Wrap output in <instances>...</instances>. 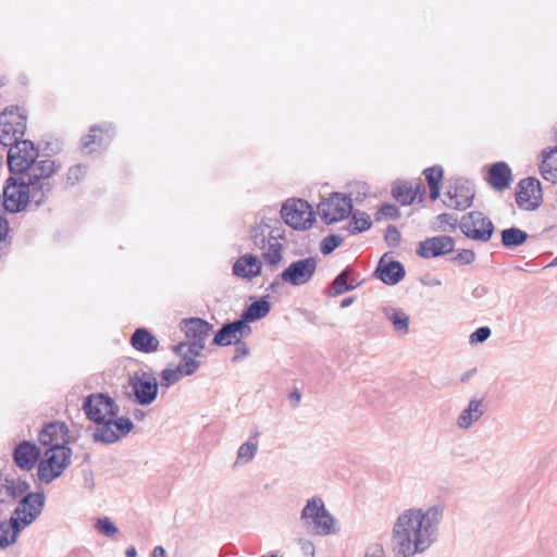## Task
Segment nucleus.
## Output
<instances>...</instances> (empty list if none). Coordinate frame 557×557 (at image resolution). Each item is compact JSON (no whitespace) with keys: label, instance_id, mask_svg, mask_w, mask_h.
Masks as SVG:
<instances>
[{"label":"nucleus","instance_id":"nucleus-55","mask_svg":"<svg viewBox=\"0 0 557 557\" xmlns=\"http://www.w3.org/2000/svg\"><path fill=\"white\" fill-rule=\"evenodd\" d=\"M151 557H166L163 546H156L152 550Z\"/></svg>","mask_w":557,"mask_h":557},{"label":"nucleus","instance_id":"nucleus-4","mask_svg":"<svg viewBox=\"0 0 557 557\" xmlns=\"http://www.w3.org/2000/svg\"><path fill=\"white\" fill-rule=\"evenodd\" d=\"M249 237L255 248L262 251L265 263L277 265L282 261L285 235L277 218H261L250 227Z\"/></svg>","mask_w":557,"mask_h":557},{"label":"nucleus","instance_id":"nucleus-17","mask_svg":"<svg viewBox=\"0 0 557 557\" xmlns=\"http://www.w3.org/2000/svg\"><path fill=\"white\" fill-rule=\"evenodd\" d=\"M445 205L456 210H466L472 205L474 190L468 181L458 180L446 193Z\"/></svg>","mask_w":557,"mask_h":557},{"label":"nucleus","instance_id":"nucleus-45","mask_svg":"<svg viewBox=\"0 0 557 557\" xmlns=\"http://www.w3.org/2000/svg\"><path fill=\"white\" fill-rule=\"evenodd\" d=\"M400 239H401V236H400L399 231L395 226L389 225L386 228V233H385V240H386L387 245L391 247H397L400 244Z\"/></svg>","mask_w":557,"mask_h":557},{"label":"nucleus","instance_id":"nucleus-56","mask_svg":"<svg viewBox=\"0 0 557 557\" xmlns=\"http://www.w3.org/2000/svg\"><path fill=\"white\" fill-rule=\"evenodd\" d=\"M486 294V287L484 286H478L475 287L473 290H472V295L475 297V298H480L482 296H484Z\"/></svg>","mask_w":557,"mask_h":557},{"label":"nucleus","instance_id":"nucleus-57","mask_svg":"<svg viewBox=\"0 0 557 557\" xmlns=\"http://www.w3.org/2000/svg\"><path fill=\"white\" fill-rule=\"evenodd\" d=\"M125 556L126 557H137V550L134 546H129L126 548L125 550Z\"/></svg>","mask_w":557,"mask_h":557},{"label":"nucleus","instance_id":"nucleus-11","mask_svg":"<svg viewBox=\"0 0 557 557\" xmlns=\"http://www.w3.org/2000/svg\"><path fill=\"white\" fill-rule=\"evenodd\" d=\"M352 201L350 197L335 193L318 205V214L326 223L342 221L351 213Z\"/></svg>","mask_w":557,"mask_h":557},{"label":"nucleus","instance_id":"nucleus-51","mask_svg":"<svg viewBox=\"0 0 557 557\" xmlns=\"http://www.w3.org/2000/svg\"><path fill=\"white\" fill-rule=\"evenodd\" d=\"M83 173L82 166L76 165L74 168H71L67 173V180L71 181L72 184L75 182H78L79 175Z\"/></svg>","mask_w":557,"mask_h":557},{"label":"nucleus","instance_id":"nucleus-9","mask_svg":"<svg viewBox=\"0 0 557 557\" xmlns=\"http://www.w3.org/2000/svg\"><path fill=\"white\" fill-rule=\"evenodd\" d=\"M264 315H240V319L224 323L214 334L213 344L224 347L242 341L251 334L250 323Z\"/></svg>","mask_w":557,"mask_h":557},{"label":"nucleus","instance_id":"nucleus-20","mask_svg":"<svg viewBox=\"0 0 557 557\" xmlns=\"http://www.w3.org/2000/svg\"><path fill=\"white\" fill-rule=\"evenodd\" d=\"M487 404L484 397H473L468 406L459 413L456 424L461 430H469L486 412Z\"/></svg>","mask_w":557,"mask_h":557},{"label":"nucleus","instance_id":"nucleus-31","mask_svg":"<svg viewBox=\"0 0 557 557\" xmlns=\"http://www.w3.org/2000/svg\"><path fill=\"white\" fill-rule=\"evenodd\" d=\"M312 523L314 524L315 533L319 535L335 533V519L325 508L320 509L319 517Z\"/></svg>","mask_w":557,"mask_h":557},{"label":"nucleus","instance_id":"nucleus-50","mask_svg":"<svg viewBox=\"0 0 557 557\" xmlns=\"http://www.w3.org/2000/svg\"><path fill=\"white\" fill-rule=\"evenodd\" d=\"M437 220L441 225H455L457 222V218L449 213H442L437 216Z\"/></svg>","mask_w":557,"mask_h":557},{"label":"nucleus","instance_id":"nucleus-3","mask_svg":"<svg viewBox=\"0 0 557 557\" xmlns=\"http://www.w3.org/2000/svg\"><path fill=\"white\" fill-rule=\"evenodd\" d=\"M51 189L50 182L33 181L24 174L18 178L10 176L3 187V206L12 213L24 210L29 203L38 207L46 200Z\"/></svg>","mask_w":557,"mask_h":557},{"label":"nucleus","instance_id":"nucleus-46","mask_svg":"<svg viewBox=\"0 0 557 557\" xmlns=\"http://www.w3.org/2000/svg\"><path fill=\"white\" fill-rule=\"evenodd\" d=\"M235 345V354L232 358L233 362H238L249 355V348L243 341L237 342Z\"/></svg>","mask_w":557,"mask_h":557},{"label":"nucleus","instance_id":"nucleus-44","mask_svg":"<svg viewBox=\"0 0 557 557\" xmlns=\"http://www.w3.org/2000/svg\"><path fill=\"white\" fill-rule=\"evenodd\" d=\"M491 333L492 332L488 326H480L473 333H471V335L469 337V343L471 345L482 344L488 339V337L491 336Z\"/></svg>","mask_w":557,"mask_h":557},{"label":"nucleus","instance_id":"nucleus-36","mask_svg":"<svg viewBox=\"0 0 557 557\" xmlns=\"http://www.w3.org/2000/svg\"><path fill=\"white\" fill-rule=\"evenodd\" d=\"M349 270H344L341 274L336 276L330 287L331 296H338L354 288L352 283H348Z\"/></svg>","mask_w":557,"mask_h":557},{"label":"nucleus","instance_id":"nucleus-40","mask_svg":"<svg viewBox=\"0 0 557 557\" xmlns=\"http://www.w3.org/2000/svg\"><path fill=\"white\" fill-rule=\"evenodd\" d=\"M343 243V237L336 234H331L324 237L320 244V251L323 255H329L334 251Z\"/></svg>","mask_w":557,"mask_h":557},{"label":"nucleus","instance_id":"nucleus-27","mask_svg":"<svg viewBox=\"0 0 557 557\" xmlns=\"http://www.w3.org/2000/svg\"><path fill=\"white\" fill-rule=\"evenodd\" d=\"M542 176L552 183H557V148L543 151V160L540 165Z\"/></svg>","mask_w":557,"mask_h":557},{"label":"nucleus","instance_id":"nucleus-18","mask_svg":"<svg viewBox=\"0 0 557 557\" xmlns=\"http://www.w3.org/2000/svg\"><path fill=\"white\" fill-rule=\"evenodd\" d=\"M454 247L455 242L450 236L440 235L421 242L417 253L424 259L436 258L451 252Z\"/></svg>","mask_w":557,"mask_h":557},{"label":"nucleus","instance_id":"nucleus-13","mask_svg":"<svg viewBox=\"0 0 557 557\" xmlns=\"http://www.w3.org/2000/svg\"><path fill=\"white\" fill-rule=\"evenodd\" d=\"M460 228L469 238L487 242L494 232V224L482 212L473 211L462 218Z\"/></svg>","mask_w":557,"mask_h":557},{"label":"nucleus","instance_id":"nucleus-8","mask_svg":"<svg viewBox=\"0 0 557 557\" xmlns=\"http://www.w3.org/2000/svg\"><path fill=\"white\" fill-rule=\"evenodd\" d=\"M45 500L44 492L27 493L20 499L12 513L17 531H23L41 515Z\"/></svg>","mask_w":557,"mask_h":557},{"label":"nucleus","instance_id":"nucleus-5","mask_svg":"<svg viewBox=\"0 0 557 557\" xmlns=\"http://www.w3.org/2000/svg\"><path fill=\"white\" fill-rule=\"evenodd\" d=\"M186 341L173 347V352L181 359L198 357L205 349V339L212 330V324L198 318L190 317L183 320Z\"/></svg>","mask_w":557,"mask_h":557},{"label":"nucleus","instance_id":"nucleus-53","mask_svg":"<svg viewBox=\"0 0 557 557\" xmlns=\"http://www.w3.org/2000/svg\"><path fill=\"white\" fill-rule=\"evenodd\" d=\"M9 232V225L8 222L0 218V243L5 239Z\"/></svg>","mask_w":557,"mask_h":557},{"label":"nucleus","instance_id":"nucleus-24","mask_svg":"<svg viewBox=\"0 0 557 557\" xmlns=\"http://www.w3.org/2000/svg\"><path fill=\"white\" fill-rule=\"evenodd\" d=\"M131 345L137 351L151 354L158 350V338L146 327H138L131 336Z\"/></svg>","mask_w":557,"mask_h":557},{"label":"nucleus","instance_id":"nucleus-23","mask_svg":"<svg viewBox=\"0 0 557 557\" xmlns=\"http://www.w3.org/2000/svg\"><path fill=\"white\" fill-rule=\"evenodd\" d=\"M377 277L387 285L400 282L405 276V269L399 261H386L383 257L375 271Z\"/></svg>","mask_w":557,"mask_h":557},{"label":"nucleus","instance_id":"nucleus-28","mask_svg":"<svg viewBox=\"0 0 557 557\" xmlns=\"http://www.w3.org/2000/svg\"><path fill=\"white\" fill-rule=\"evenodd\" d=\"M55 172L54 161L50 159H45L39 161L38 163H34L29 171L24 175L28 178L32 177L33 181H45L49 182V177Z\"/></svg>","mask_w":557,"mask_h":557},{"label":"nucleus","instance_id":"nucleus-63","mask_svg":"<svg viewBox=\"0 0 557 557\" xmlns=\"http://www.w3.org/2000/svg\"><path fill=\"white\" fill-rule=\"evenodd\" d=\"M261 557H277L275 554L263 555Z\"/></svg>","mask_w":557,"mask_h":557},{"label":"nucleus","instance_id":"nucleus-29","mask_svg":"<svg viewBox=\"0 0 557 557\" xmlns=\"http://www.w3.org/2000/svg\"><path fill=\"white\" fill-rule=\"evenodd\" d=\"M420 188H423L421 184L417 185V189L413 190L412 186L407 183H400L393 187V196L394 198L400 202L401 205H410L417 197V194L420 191Z\"/></svg>","mask_w":557,"mask_h":557},{"label":"nucleus","instance_id":"nucleus-30","mask_svg":"<svg viewBox=\"0 0 557 557\" xmlns=\"http://www.w3.org/2000/svg\"><path fill=\"white\" fill-rule=\"evenodd\" d=\"M22 531H17L13 522V517L8 521L0 522V547L7 548L17 541V536Z\"/></svg>","mask_w":557,"mask_h":557},{"label":"nucleus","instance_id":"nucleus-59","mask_svg":"<svg viewBox=\"0 0 557 557\" xmlns=\"http://www.w3.org/2000/svg\"><path fill=\"white\" fill-rule=\"evenodd\" d=\"M9 499L4 494V484L0 485V503H5Z\"/></svg>","mask_w":557,"mask_h":557},{"label":"nucleus","instance_id":"nucleus-25","mask_svg":"<svg viewBox=\"0 0 557 557\" xmlns=\"http://www.w3.org/2000/svg\"><path fill=\"white\" fill-rule=\"evenodd\" d=\"M261 271L260 259L251 253H247L237 259L233 265V273L236 276L251 278L259 275Z\"/></svg>","mask_w":557,"mask_h":557},{"label":"nucleus","instance_id":"nucleus-19","mask_svg":"<svg viewBox=\"0 0 557 557\" xmlns=\"http://www.w3.org/2000/svg\"><path fill=\"white\" fill-rule=\"evenodd\" d=\"M40 456L39 447L30 441H22L13 451L15 465L25 471L32 470L37 462L39 463Z\"/></svg>","mask_w":557,"mask_h":557},{"label":"nucleus","instance_id":"nucleus-42","mask_svg":"<svg viewBox=\"0 0 557 557\" xmlns=\"http://www.w3.org/2000/svg\"><path fill=\"white\" fill-rule=\"evenodd\" d=\"M96 529L106 536H113L117 533V528L109 518L98 519Z\"/></svg>","mask_w":557,"mask_h":557},{"label":"nucleus","instance_id":"nucleus-35","mask_svg":"<svg viewBox=\"0 0 557 557\" xmlns=\"http://www.w3.org/2000/svg\"><path fill=\"white\" fill-rule=\"evenodd\" d=\"M109 126L106 127V129L102 126H94L90 128V132L88 135H86L82 140V150L85 153L92 152L95 149L91 147L92 145H101L102 144V137L98 136L97 133H108Z\"/></svg>","mask_w":557,"mask_h":557},{"label":"nucleus","instance_id":"nucleus-33","mask_svg":"<svg viewBox=\"0 0 557 557\" xmlns=\"http://www.w3.org/2000/svg\"><path fill=\"white\" fill-rule=\"evenodd\" d=\"M528 238V234L518 228L510 227L502 232V244L507 248H515L522 245Z\"/></svg>","mask_w":557,"mask_h":557},{"label":"nucleus","instance_id":"nucleus-2","mask_svg":"<svg viewBox=\"0 0 557 557\" xmlns=\"http://www.w3.org/2000/svg\"><path fill=\"white\" fill-rule=\"evenodd\" d=\"M82 409L96 424L92 433L95 443L113 444L134 429L129 418L119 417V405L106 393H94L85 397Z\"/></svg>","mask_w":557,"mask_h":557},{"label":"nucleus","instance_id":"nucleus-38","mask_svg":"<svg viewBox=\"0 0 557 557\" xmlns=\"http://www.w3.org/2000/svg\"><path fill=\"white\" fill-rule=\"evenodd\" d=\"M371 225L372 223L369 215L366 213L355 212L349 224V231L352 234H358L369 230Z\"/></svg>","mask_w":557,"mask_h":557},{"label":"nucleus","instance_id":"nucleus-58","mask_svg":"<svg viewBox=\"0 0 557 557\" xmlns=\"http://www.w3.org/2000/svg\"><path fill=\"white\" fill-rule=\"evenodd\" d=\"M133 416H134L135 419L141 420L145 417V412L143 410H140V409H135Z\"/></svg>","mask_w":557,"mask_h":557},{"label":"nucleus","instance_id":"nucleus-52","mask_svg":"<svg viewBox=\"0 0 557 557\" xmlns=\"http://www.w3.org/2000/svg\"><path fill=\"white\" fill-rule=\"evenodd\" d=\"M288 399L292 407L296 408L300 404L301 393L298 389H295L289 394Z\"/></svg>","mask_w":557,"mask_h":557},{"label":"nucleus","instance_id":"nucleus-54","mask_svg":"<svg viewBox=\"0 0 557 557\" xmlns=\"http://www.w3.org/2000/svg\"><path fill=\"white\" fill-rule=\"evenodd\" d=\"M475 373H476V368L470 369L469 371L465 372L460 376V382L461 383H467L470 380V377L473 376Z\"/></svg>","mask_w":557,"mask_h":557},{"label":"nucleus","instance_id":"nucleus-61","mask_svg":"<svg viewBox=\"0 0 557 557\" xmlns=\"http://www.w3.org/2000/svg\"><path fill=\"white\" fill-rule=\"evenodd\" d=\"M548 267H557V256L553 259Z\"/></svg>","mask_w":557,"mask_h":557},{"label":"nucleus","instance_id":"nucleus-49","mask_svg":"<svg viewBox=\"0 0 557 557\" xmlns=\"http://www.w3.org/2000/svg\"><path fill=\"white\" fill-rule=\"evenodd\" d=\"M380 214L388 219H394L398 216L399 212L394 205H383L380 209Z\"/></svg>","mask_w":557,"mask_h":557},{"label":"nucleus","instance_id":"nucleus-34","mask_svg":"<svg viewBox=\"0 0 557 557\" xmlns=\"http://www.w3.org/2000/svg\"><path fill=\"white\" fill-rule=\"evenodd\" d=\"M424 175L430 187V198L436 200L440 197V182L443 177V170L441 166H432L424 170Z\"/></svg>","mask_w":557,"mask_h":557},{"label":"nucleus","instance_id":"nucleus-14","mask_svg":"<svg viewBox=\"0 0 557 557\" xmlns=\"http://www.w3.org/2000/svg\"><path fill=\"white\" fill-rule=\"evenodd\" d=\"M128 382L136 404L147 406L156 400L158 396V382L151 373L136 372L129 376Z\"/></svg>","mask_w":557,"mask_h":557},{"label":"nucleus","instance_id":"nucleus-62","mask_svg":"<svg viewBox=\"0 0 557 557\" xmlns=\"http://www.w3.org/2000/svg\"><path fill=\"white\" fill-rule=\"evenodd\" d=\"M317 318H318V315H311L310 317V322L311 323H317Z\"/></svg>","mask_w":557,"mask_h":557},{"label":"nucleus","instance_id":"nucleus-26","mask_svg":"<svg viewBox=\"0 0 557 557\" xmlns=\"http://www.w3.org/2000/svg\"><path fill=\"white\" fill-rule=\"evenodd\" d=\"M512 181L511 170L505 162H496L490 168L488 183L497 190L509 187Z\"/></svg>","mask_w":557,"mask_h":557},{"label":"nucleus","instance_id":"nucleus-15","mask_svg":"<svg viewBox=\"0 0 557 557\" xmlns=\"http://www.w3.org/2000/svg\"><path fill=\"white\" fill-rule=\"evenodd\" d=\"M317 271V260L313 257L292 262L280 275L283 283L292 286L307 284Z\"/></svg>","mask_w":557,"mask_h":557},{"label":"nucleus","instance_id":"nucleus-37","mask_svg":"<svg viewBox=\"0 0 557 557\" xmlns=\"http://www.w3.org/2000/svg\"><path fill=\"white\" fill-rule=\"evenodd\" d=\"M321 508H325V506L320 497L310 498L301 510V519L305 521H313L319 517Z\"/></svg>","mask_w":557,"mask_h":557},{"label":"nucleus","instance_id":"nucleus-6","mask_svg":"<svg viewBox=\"0 0 557 557\" xmlns=\"http://www.w3.org/2000/svg\"><path fill=\"white\" fill-rule=\"evenodd\" d=\"M72 449L67 446L47 448L38 463L37 476L40 482L49 484L58 479L71 462Z\"/></svg>","mask_w":557,"mask_h":557},{"label":"nucleus","instance_id":"nucleus-39","mask_svg":"<svg viewBox=\"0 0 557 557\" xmlns=\"http://www.w3.org/2000/svg\"><path fill=\"white\" fill-rule=\"evenodd\" d=\"M258 445L257 443L246 442L240 445L237 451L236 465L237 463H247L252 460L257 454Z\"/></svg>","mask_w":557,"mask_h":557},{"label":"nucleus","instance_id":"nucleus-41","mask_svg":"<svg viewBox=\"0 0 557 557\" xmlns=\"http://www.w3.org/2000/svg\"><path fill=\"white\" fill-rule=\"evenodd\" d=\"M387 318L396 332L403 335L408 333L409 315H387Z\"/></svg>","mask_w":557,"mask_h":557},{"label":"nucleus","instance_id":"nucleus-48","mask_svg":"<svg viewBox=\"0 0 557 557\" xmlns=\"http://www.w3.org/2000/svg\"><path fill=\"white\" fill-rule=\"evenodd\" d=\"M364 557H385L383 546L381 544L370 545L364 553Z\"/></svg>","mask_w":557,"mask_h":557},{"label":"nucleus","instance_id":"nucleus-7","mask_svg":"<svg viewBox=\"0 0 557 557\" xmlns=\"http://www.w3.org/2000/svg\"><path fill=\"white\" fill-rule=\"evenodd\" d=\"M25 131L26 117L20 108H7L0 115V144L11 148L23 140Z\"/></svg>","mask_w":557,"mask_h":557},{"label":"nucleus","instance_id":"nucleus-22","mask_svg":"<svg viewBox=\"0 0 557 557\" xmlns=\"http://www.w3.org/2000/svg\"><path fill=\"white\" fill-rule=\"evenodd\" d=\"M200 362L194 358L182 359L175 369H164L161 372V385L170 387L177 383L183 375H193L199 368Z\"/></svg>","mask_w":557,"mask_h":557},{"label":"nucleus","instance_id":"nucleus-21","mask_svg":"<svg viewBox=\"0 0 557 557\" xmlns=\"http://www.w3.org/2000/svg\"><path fill=\"white\" fill-rule=\"evenodd\" d=\"M67 426L63 422L53 421L46 424L38 434V441L41 446L53 448L54 446H64L67 441Z\"/></svg>","mask_w":557,"mask_h":557},{"label":"nucleus","instance_id":"nucleus-10","mask_svg":"<svg viewBox=\"0 0 557 557\" xmlns=\"http://www.w3.org/2000/svg\"><path fill=\"white\" fill-rule=\"evenodd\" d=\"M281 214L284 222L295 230H307L314 222L312 207L302 199L287 200L281 209Z\"/></svg>","mask_w":557,"mask_h":557},{"label":"nucleus","instance_id":"nucleus-1","mask_svg":"<svg viewBox=\"0 0 557 557\" xmlns=\"http://www.w3.org/2000/svg\"><path fill=\"white\" fill-rule=\"evenodd\" d=\"M444 517L441 504L421 508H410L400 513L394 524L391 544L395 557H413L425 552L438 536V528Z\"/></svg>","mask_w":557,"mask_h":557},{"label":"nucleus","instance_id":"nucleus-32","mask_svg":"<svg viewBox=\"0 0 557 557\" xmlns=\"http://www.w3.org/2000/svg\"><path fill=\"white\" fill-rule=\"evenodd\" d=\"M29 483L26 480L22 479H12V480H5L4 483V494L10 499H16L18 497H23L27 493H29Z\"/></svg>","mask_w":557,"mask_h":557},{"label":"nucleus","instance_id":"nucleus-43","mask_svg":"<svg viewBox=\"0 0 557 557\" xmlns=\"http://www.w3.org/2000/svg\"><path fill=\"white\" fill-rule=\"evenodd\" d=\"M270 302L265 298H260L247 307L243 313H269Z\"/></svg>","mask_w":557,"mask_h":557},{"label":"nucleus","instance_id":"nucleus-16","mask_svg":"<svg viewBox=\"0 0 557 557\" xmlns=\"http://www.w3.org/2000/svg\"><path fill=\"white\" fill-rule=\"evenodd\" d=\"M516 201L520 208L533 210L539 207L542 199V189L536 178L528 177L518 185Z\"/></svg>","mask_w":557,"mask_h":557},{"label":"nucleus","instance_id":"nucleus-60","mask_svg":"<svg viewBox=\"0 0 557 557\" xmlns=\"http://www.w3.org/2000/svg\"><path fill=\"white\" fill-rule=\"evenodd\" d=\"M352 302V298L348 297V298H345L343 299L342 301V308H346L347 306H349L350 304Z\"/></svg>","mask_w":557,"mask_h":557},{"label":"nucleus","instance_id":"nucleus-47","mask_svg":"<svg viewBox=\"0 0 557 557\" xmlns=\"http://www.w3.org/2000/svg\"><path fill=\"white\" fill-rule=\"evenodd\" d=\"M474 252L469 249H462L454 257V260L461 264H470L474 261Z\"/></svg>","mask_w":557,"mask_h":557},{"label":"nucleus","instance_id":"nucleus-12","mask_svg":"<svg viewBox=\"0 0 557 557\" xmlns=\"http://www.w3.org/2000/svg\"><path fill=\"white\" fill-rule=\"evenodd\" d=\"M38 157V151L30 140L17 141L9 149L8 164L13 173H27Z\"/></svg>","mask_w":557,"mask_h":557}]
</instances>
